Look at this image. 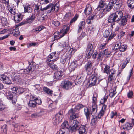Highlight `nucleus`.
Here are the masks:
<instances>
[{"mask_svg": "<svg viewBox=\"0 0 134 134\" xmlns=\"http://www.w3.org/2000/svg\"><path fill=\"white\" fill-rule=\"evenodd\" d=\"M94 49L95 48L94 47L93 42H90L87 46L86 51L93 53Z\"/></svg>", "mask_w": 134, "mask_h": 134, "instance_id": "ddd939ff", "label": "nucleus"}, {"mask_svg": "<svg viewBox=\"0 0 134 134\" xmlns=\"http://www.w3.org/2000/svg\"><path fill=\"white\" fill-rule=\"evenodd\" d=\"M116 34L115 32H113L111 33L110 35L109 38H108V41L110 40L113 39L115 36H116Z\"/></svg>", "mask_w": 134, "mask_h": 134, "instance_id": "052dcab7", "label": "nucleus"}, {"mask_svg": "<svg viewBox=\"0 0 134 134\" xmlns=\"http://www.w3.org/2000/svg\"><path fill=\"white\" fill-rule=\"evenodd\" d=\"M85 80V78L83 76H80V78L79 79L78 82L81 83L82 82L83 83Z\"/></svg>", "mask_w": 134, "mask_h": 134, "instance_id": "e2e57ef3", "label": "nucleus"}, {"mask_svg": "<svg viewBox=\"0 0 134 134\" xmlns=\"http://www.w3.org/2000/svg\"><path fill=\"white\" fill-rule=\"evenodd\" d=\"M52 0H41L40 1L41 4H47L50 2Z\"/></svg>", "mask_w": 134, "mask_h": 134, "instance_id": "864d4df0", "label": "nucleus"}, {"mask_svg": "<svg viewBox=\"0 0 134 134\" xmlns=\"http://www.w3.org/2000/svg\"><path fill=\"white\" fill-rule=\"evenodd\" d=\"M7 126L6 125H4L0 127V130L2 132L6 134L7 132Z\"/></svg>", "mask_w": 134, "mask_h": 134, "instance_id": "e433bc0d", "label": "nucleus"}, {"mask_svg": "<svg viewBox=\"0 0 134 134\" xmlns=\"http://www.w3.org/2000/svg\"><path fill=\"white\" fill-rule=\"evenodd\" d=\"M73 83L70 81L68 80L62 81L60 86L63 88L68 90L71 88Z\"/></svg>", "mask_w": 134, "mask_h": 134, "instance_id": "39448f33", "label": "nucleus"}, {"mask_svg": "<svg viewBox=\"0 0 134 134\" xmlns=\"http://www.w3.org/2000/svg\"><path fill=\"white\" fill-rule=\"evenodd\" d=\"M75 111L73 108L71 109L68 111V115L70 116H73L75 113Z\"/></svg>", "mask_w": 134, "mask_h": 134, "instance_id": "09e8293b", "label": "nucleus"}, {"mask_svg": "<svg viewBox=\"0 0 134 134\" xmlns=\"http://www.w3.org/2000/svg\"><path fill=\"white\" fill-rule=\"evenodd\" d=\"M28 105L29 107L31 108H34L36 105L35 101L33 100H30L28 103Z\"/></svg>", "mask_w": 134, "mask_h": 134, "instance_id": "473e14b6", "label": "nucleus"}, {"mask_svg": "<svg viewBox=\"0 0 134 134\" xmlns=\"http://www.w3.org/2000/svg\"><path fill=\"white\" fill-rule=\"evenodd\" d=\"M43 90L45 93L47 94L48 95L51 96H52L53 92V91L46 87H43Z\"/></svg>", "mask_w": 134, "mask_h": 134, "instance_id": "4be33fe9", "label": "nucleus"}, {"mask_svg": "<svg viewBox=\"0 0 134 134\" xmlns=\"http://www.w3.org/2000/svg\"><path fill=\"white\" fill-rule=\"evenodd\" d=\"M123 129L130 130L133 127L132 124L128 122L126 123L121 126Z\"/></svg>", "mask_w": 134, "mask_h": 134, "instance_id": "dca6fc26", "label": "nucleus"}, {"mask_svg": "<svg viewBox=\"0 0 134 134\" xmlns=\"http://www.w3.org/2000/svg\"><path fill=\"white\" fill-rule=\"evenodd\" d=\"M5 108V105L3 104L2 102L0 99V111L4 110Z\"/></svg>", "mask_w": 134, "mask_h": 134, "instance_id": "5fc2aeb1", "label": "nucleus"}, {"mask_svg": "<svg viewBox=\"0 0 134 134\" xmlns=\"http://www.w3.org/2000/svg\"><path fill=\"white\" fill-rule=\"evenodd\" d=\"M71 16V12H68L64 16V18L65 19H68Z\"/></svg>", "mask_w": 134, "mask_h": 134, "instance_id": "680f3d73", "label": "nucleus"}, {"mask_svg": "<svg viewBox=\"0 0 134 134\" xmlns=\"http://www.w3.org/2000/svg\"><path fill=\"white\" fill-rule=\"evenodd\" d=\"M49 66L53 70H57L58 68L57 66L54 64H50Z\"/></svg>", "mask_w": 134, "mask_h": 134, "instance_id": "13d9d810", "label": "nucleus"}, {"mask_svg": "<svg viewBox=\"0 0 134 134\" xmlns=\"http://www.w3.org/2000/svg\"><path fill=\"white\" fill-rule=\"evenodd\" d=\"M54 74L53 78L55 80H60L63 76V74L61 71H56L54 73Z\"/></svg>", "mask_w": 134, "mask_h": 134, "instance_id": "9b49d317", "label": "nucleus"}, {"mask_svg": "<svg viewBox=\"0 0 134 134\" xmlns=\"http://www.w3.org/2000/svg\"><path fill=\"white\" fill-rule=\"evenodd\" d=\"M110 72V67L107 65H105L104 68V72L108 74Z\"/></svg>", "mask_w": 134, "mask_h": 134, "instance_id": "58836bf2", "label": "nucleus"}, {"mask_svg": "<svg viewBox=\"0 0 134 134\" xmlns=\"http://www.w3.org/2000/svg\"><path fill=\"white\" fill-rule=\"evenodd\" d=\"M127 47V46L126 45L121 44L119 49L121 52H124L126 50Z\"/></svg>", "mask_w": 134, "mask_h": 134, "instance_id": "79ce46f5", "label": "nucleus"}, {"mask_svg": "<svg viewBox=\"0 0 134 134\" xmlns=\"http://www.w3.org/2000/svg\"><path fill=\"white\" fill-rule=\"evenodd\" d=\"M0 20L2 24L3 25H6L7 23V20L6 18L2 16L0 17Z\"/></svg>", "mask_w": 134, "mask_h": 134, "instance_id": "4c0bfd02", "label": "nucleus"}, {"mask_svg": "<svg viewBox=\"0 0 134 134\" xmlns=\"http://www.w3.org/2000/svg\"><path fill=\"white\" fill-rule=\"evenodd\" d=\"M57 117H58V118H59L62 119V116L63 115V113L62 111H60L58 113H57L56 115Z\"/></svg>", "mask_w": 134, "mask_h": 134, "instance_id": "0e129e2a", "label": "nucleus"}, {"mask_svg": "<svg viewBox=\"0 0 134 134\" xmlns=\"http://www.w3.org/2000/svg\"><path fill=\"white\" fill-rule=\"evenodd\" d=\"M122 44L121 42L120 41H117L115 43L114 47L112 46V49L114 50H116L119 49L121 45Z\"/></svg>", "mask_w": 134, "mask_h": 134, "instance_id": "393cba45", "label": "nucleus"}, {"mask_svg": "<svg viewBox=\"0 0 134 134\" xmlns=\"http://www.w3.org/2000/svg\"><path fill=\"white\" fill-rule=\"evenodd\" d=\"M12 33L13 36L15 37L19 36L20 35V32L18 29L16 28L13 29Z\"/></svg>", "mask_w": 134, "mask_h": 134, "instance_id": "f704fd0d", "label": "nucleus"}, {"mask_svg": "<svg viewBox=\"0 0 134 134\" xmlns=\"http://www.w3.org/2000/svg\"><path fill=\"white\" fill-rule=\"evenodd\" d=\"M93 62L90 60H88L84 66V69L88 74H90L93 71Z\"/></svg>", "mask_w": 134, "mask_h": 134, "instance_id": "20e7f679", "label": "nucleus"}, {"mask_svg": "<svg viewBox=\"0 0 134 134\" xmlns=\"http://www.w3.org/2000/svg\"><path fill=\"white\" fill-rule=\"evenodd\" d=\"M114 76H111V75H109L108 79V83H111L113 81Z\"/></svg>", "mask_w": 134, "mask_h": 134, "instance_id": "603ef678", "label": "nucleus"}, {"mask_svg": "<svg viewBox=\"0 0 134 134\" xmlns=\"http://www.w3.org/2000/svg\"><path fill=\"white\" fill-rule=\"evenodd\" d=\"M11 89L12 91L14 92V93H15L16 92L19 94L22 93L24 91L23 88H18L15 87H13L11 88Z\"/></svg>", "mask_w": 134, "mask_h": 134, "instance_id": "2eb2a0df", "label": "nucleus"}, {"mask_svg": "<svg viewBox=\"0 0 134 134\" xmlns=\"http://www.w3.org/2000/svg\"><path fill=\"white\" fill-rule=\"evenodd\" d=\"M108 98V96H105L103 98H102L100 100V104L103 105H105L104 103L107 101Z\"/></svg>", "mask_w": 134, "mask_h": 134, "instance_id": "ea45409f", "label": "nucleus"}, {"mask_svg": "<svg viewBox=\"0 0 134 134\" xmlns=\"http://www.w3.org/2000/svg\"><path fill=\"white\" fill-rule=\"evenodd\" d=\"M36 17V16L35 14L32 13L31 15L30 16L29 18L26 19L25 21L21 22L20 24H19V26H20L25 24L31 23L35 20Z\"/></svg>", "mask_w": 134, "mask_h": 134, "instance_id": "423d86ee", "label": "nucleus"}, {"mask_svg": "<svg viewBox=\"0 0 134 134\" xmlns=\"http://www.w3.org/2000/svg\"><path fill=\"white\" fill-rule=\"evenodd\" d=\"M106 5V3H103L99 2V5L97 8L96 9L98 11H100L101 9V8L104 7Z\"/></svg>", "mask_w": 134, "mask_h": 134, "instance_id": "72a5a7b5", "label": "nucleus"}, {"mask_svg": "<svg viewBox=\"0 0 134 134\" xmlns=\"http://www.w3.org/2000/svg\"><path fill=\"white\" fill-rule=\"evenodd\" d=\"M92 109L91 111V114L93 116L92 114H94V113L95 111L96 112H97V109L96 105V104L95 105H94V104H92Z\"/></svg>", "mask_w": 134, "mask_h": 134, "instance_id": "a19ab883", "label": "nucleus"}, {"mask_svg": "<svg viewBox=\"0 0 134 134\" xmlns=\"http://www.w3.org/2000/svg\"><path fill=\"white\" fill-rule=\"evenodd\" d=\"M84 106L81 104H79L76 106L75 108L76 110L79 111L80 109L83 108Z\"/></svg>", "mask_w": 134, "mask_h": 134, "instance_id": "8fccbe9b", "label": "nucleus"}, {"mask_svg": "<svg viewBox=\"0 0 134 134\" xmlns=\"http://www.w3.org/2000/svg\"><path fill=\"white\" fill-rule=\"evenodd\" d=\"M117 19L115 13H113L110 14L108 18V22L112 23L118 21Z\"/></svg>", "mask_w": 134, "mask_h": 134, "instance_id": "f8f14e48", "label": "nucleus"}, {"mask_svg": "<svg viewBox=\"0 0 134 134\" xmlns=\"http://www.w3.org/2000/svg\"><path fill=\"white\" fill-rule=\"evenodd\" d=\"M107 107V105H104L102 106V108L99 112L97 116H96L97 118L98 119L102 118L103 116L106 111V109Z\"/></svg>", "mask_w": 134, "mask_h": 134, "instance_id": "1a4fd4ad", "label": "nucleus"}, {"mask_svg": "<svg viewBox=\"0 0 134 134\" xmlns=\"http://www.w3.org/2000/svg\"><path fill=\"white\" fill-rule=\"evenodd\" d=\"M86 126L85 125H81L79 127L78 130L79 134H87V132L86 130Z\"/></svg>", "mask_w": 134, "mask_h": 134, "instance_id": "f3484780", "label": "nucleus"}, {"mask_svg": "<svg viewBox=\"0 0 134 134\" xmlns=\"http://www.w3.org/2000/svg\"><path fill=\"white\" fill-rule=\"evenodd\" d=\"M102 80V79L99 80L95 75H92L89 79V81L90 83L89 86H92L95 85L96 84L97 85L99 83L100 81Z\"/></svg>", "mask_w": 134, "mask_h": 134, "instance_id": "7ed1b4c3", "label": "nucleus"}, {"mask_svg": "<svg viewBox=\"0 0 134 134\" xmlns=\"http://www.w3.org/2000/svg\"><path fill=\"white\" fill-rule=\"evenodd\" d=\"M61 120L62 119L58 118V117H57L56 115H55V117L53 118L52 121L54 125H56L57 123H59V121Z\"/></svg>", "mask_w": 134, "mask_h": 134, "instance_id": "7c9ffc66", "label": "nucleus"}, {"mask_svg": "<svg viewBox=\"0 0 134 134\" xmlns=\"http://www.w3.org/2000/svg\"><path fill=\"white\" fill-rule=\"evenodd\" d=\"M59 53H58L57 54L56 53V52H55L54 53H52L51 54L53 57H55L56 58V59L57 58L59 57Z\"/></svg>", "mask_w": 134, "mask_h": 134, "instance_id": "69168bd1", "label": "nucleus"}, {"mask_svg": "<svg viewBox=\"0 0 134 134\" xmlns=\"http://www.w3.org/2000/svg\"><path fill=\"white\" fill-rule=\"evenodd\" d=\"M102 53L105 56L106 55H110L111 53V52L107 48L103 51Z\"/></svg>", "mask_w": 134, "mask_h": 134, "instance_id": "3c124183", "label": "nucleus"}, {"mask_svg": "<svg viewBox=\"0 0 134 134\" xmlns=\"http://www.w3.org/2000/svg\"><path fill=\"white\" fill-rule=\"evenodd\" d=\"M97 59L99 60L103 58V56H104L102 52H100L98 54Z\"/></svg>", "mask_w": 134, "mask_h": 134, "instance_id": "bf43d9fd", "label": "nucleus"}, {"mask_svg": "<svg viewBox=\"0 0 134 134\" xmlns=\"http://www.w3.org/2000/svg\"><path fill=\"white\" fill-rule=\"evenodd\" d=\"M78 66L77 62L76 60L74 61L71 62L69 67V70L70 72H71L72 71H74L76 68Z\"/></svg>", "mask_w": 134, "mask_h": 134, "instance_id": "0eeeda50", "label": "nucleus"}, {"mask_svg": "<svg viewBox=\"0 0 134 134\" xmlns=\"http://www.w3.org/2000/svg\"><path fill=\"white\" fill-rule=\"evenodd\" d=\"M52 24H54L55 26L57 27L59 26L60 24V22L57 21H52Z\"/></svg>", "mask_w": 134, "mask_h": 134, "instance_id": "774afa93", "label": "nucleus"}, {"mask_svg": "<svg viewBox=\"0 0 134 134\" xmlns=\"http://www.w3.org/2000/svg\"><path fill=\"white\" fill-rule=\"evenodd\" d=\"M92 7L89 5H87L84 10V13L86 15L90 14L92 12Z\"/></svg>", "mask_w": 134, "mask_h": 134, "instance_id": "5701e85b", "label": "nucleus"}, {"mask_svg": "<svg viewBox=\"0 0 134 134\" xmlns=\"http://www.w3.org/2000/svg\"><path fill=\"white\" fill-rule=\"evenodd\" d=\"M3 82L7 84L10 85L12 83L11 80L7 76L3 81Z\"/></svg>", "mask_w": 134, "mask_h": 134, "instance_id": "49530a36", "label": "nucleus"}, {"mask_svg": "<svg viewBox=\"0 0 134 134\" xmlns=\"http://www.w3.org/2000/svg\"><path fill=\"white\" fill-rule=\"evenodd\" d=\"M16 17L17 18V22H19L22 20L23 15L20 13H17L16 14Z\"/></svg>", "mask_w": 134, "mask_h": 134, "instance_id": "a18cd8bd", "label": "nucleus"}, {"mask_svg": "<svg viewBox=\"0 0 134 134\" xmlns=\"http://www.w3.org/2000/svg\"><path fill=\"white\" fill-rule=\"evenodd\" d=\"M78 17L79 15L77 14H75L74 16L70 21V24H71L72 23L75 22L76 21L78 18Z\"/></svg>", "mask_w": 134, "mask_h": 134, "instance_id": "c03bdc74", "label": "nucleus"}, {"mask_svg": "<svg viewBox=\"0 0 134 134\" xmlns=\"http://www.w3.org/2000/svg\"><path fill=\"white\" fill-rule=\"evenodd\" d=\"M117 18V20L120 21L123 16V13L121 11H116L114 13Z\"/></svg>", "mask_w": 134, "mask_h": 134, "instance_id": "aec40b11", "label": "nucleus"}, {"mask_svg": "<svg viewBox=\"0 0 134 134\" xmlns=\"http://www.w3.org/2000/svg\"><path fill=\"white\" fill-rule=\"evenodd\" d=\"M6 4L7 5V8L9 11L13 15L16 14L15 9L13 6H10L9 2Z\"/></svg>", "mask_w": 134, "mask_h": 134, "instance_id": "6ab92c4d", "label": "nucleus"}, {"mask_svg": "<svg viewBox=\"0 0 134 134\" xmlns=\"http://www.w3.org/2000/svg\"><path fill=\"white\" fill-rule=\"evenodd\" d=\"M32 11V9L30 5L25 6L24 7V12L31 13Z\"/></svg>", "mask_w": 134, "mask_h": 134, "instance_id": "2f4dec72", "label": "nucleus"}, {"mask_svg": "<svg viewBox=\"0 0 134 134\" xmlns=\"http://www.w3.org/2000/svg\"><path fill=\"white\" fill-rule=\"evenodd\" d=\"M97 97L98 94L96 92H94L92 97V104H94L95 105L96 104Z\"/></svg>", "mask_w": 134, "mask_h": 134, "instance_id": "c756f323", "label": "nucleus"}, {"mask_svg": "<svg viewBox=\"0 0 134 134\" xmlns=\"http://www.w3.org/2000/svg\"><path fill=\"white\" fill-rule=\"evenodd\" d=\"M71 58V54L67 55V56H65L64 57H62L60 59V62L61 63L63 64H65L66 60H69V61L68 63L69 64L70 62V60Z\"/></svg>", "mask_w": 134, "mask_h": 134, "instance_id": "4468645a", "label": "nucleus"}, {"mask_svg": "<svg viewBox=\"0 0 134 134\" xmlns=\"http://www.w3.org/2000/svg\"><path fill=\"white\" fill-rule=\"evenodd\" d=\"M98 119L96 116H93L91 119L90 124L91 125H96L98 120Z\"/></svg>", "mask_w": 134, "mask_h": 134, "instance_id": "c85d7f7f", "label": "nucleus"}, {"mask_svg": "<svg viewBox=\"0 0 134 134\" xmlns=\"http://www.w3.org/2000/svg\"><path fill=\"white\" fill-rule=\"evenodd\" d=\"M106 43H102L100 44L98 47V49L99 50H102L106 48Z\"/></svg>", "mask_w": 134, "mask_h": 134, "instance_id": "37998d69", "label": "nucleus"}, {"mask_svg": "<svg viewBox=\"0 0 134 134\" xmlns=\"http://www.w3.org/2000/svg\"><path fill=\"white\" fill-rule=\"evenodd\" d=\"M128 17V15H125L123 17V18L121 20L120 22L119 23L120 25L124 26L126 25Z\"/></svg>", "mask_w": 134, "mask_h": 134, "instance_id": "a211bd4d", "label": "nucleus"}, {"mask_svg": "<svg viewBox=\"0 0 134 134\" xmlns=\"http://www.w3.org/2000/svg\"><path fill=\"white\" fill-rule=\"evenodd\" d=\"M126 3L129 8L131 9L134 8V0H127Z\"/></svg>", "mask_w": 134, "mask_h": 134, "instance_id": "412c9836", "label": "nucleus"}, {"mask_svg": "<svg viewBox=\"0 0 134 134\" xmlns=\"http://www.w3.org/2000/svg\"><path fill=\"white\" fill-rule=\"evenodd\" d=\"M79 129V127L73 125L70 126L68 129L69 131L71 133L75 132Z\"/></svg>", "mask_w": 134, "mask_h": 134, "instance_id": "b1692460", "label": "nucleus"}, {"mask_svg": "<svg viewBox=\"0 0 134 134\" xmlns=\"http://www.w3.org/2000/svg\"><path fill=\"white\" fill-rule=\"evenodd\" d=\"M105 7V8L103 9L101 12H100L99 14V16H100L101 17H103L108 12L110 11L112 9L108 5L106 4Z\"/></svg>", "mask_w": 134, "mask_h": 134, "instance_id": "6e6552de", "label": "nucleus"}, {"mask_svg": "<svg viewBox=\"0 0 134 134\" xmlns=\"http://www.w3.org/2000/svg\"><path fill=\"white\" fill-rule=\"evenodd\" d=\"M69 120L70 123L71 124L73 125H72L75 126H77V127H79V122L77 120L69 119Z\"/></svg>", "mask_w": 134, "mask_h": 134, "instance_id": "bb28decb", "label": "nucleus"}, {"mask_svg": "<svg viewBox=\"0 0 134 134\" xmlns=\"http://www.w3.org/2000/svg\"><path fill=\"white\" fill-rule=\"evenodd\" d=\"M68 126V122L66 121H65L61 125V129H63L65 130H68V128H66L67 126Z\"/></svg>", "mask_w": 134, "mask_h": 134, "instance_id": "cd10ccee", "label": "nucleus"}, {"mask_svg": "<svg viewBox=\"0 0 134 134\" xmlns=\"http://www.w3.org/2000/svg\"><path fill=\"white\" fill-rule=\"evenodd\" d=\"M79 117V114L78 113H75V112L73 116H70L69 118V119H74L76 118Z\"/></svg>", "mask_w": 134, "mask_h": 134, "instance_id": "4d7b16f0", "label": "nucleus"}, {"mask_svg": "<svg viewBox=\"0 0 134 134\" xmlns=\"http://www.w3.org/2000/svg\"><path fill=\"white\" fill-rule=\"evenodd\" d=\"M5 94L8 99L12 100L13 104H14L16 103L17 100V96L16 94L8 91L6 92Z\"/></svg>", "mask_w": 134, "mask_h": 134, "instance_id": "f03ea898", "label": "nucleus"}, {"mask_svg": "<svg viewBox=\"0 0 134 134\" xmlns=\"http://www.w3.org/2000/svg\"><path fill=\"white\" fill-rule=\"evenodd\" d=\"M69 48H70V49L69 50V52L70 53V54L68 53V54H71V57L72 54H73L77 50L75 48H70V47H69Z\"/></svg>", "mask_w": 134, "mask_h": 134, "instance_id": "de8ad7c7", "label": "nucleus"}, {"mask_svg": "<svg viewBox=\"0 0 134 134\" xmlns=\"http://www.w3.org/2000/svg\"><path fill=\"white\" fill-rule=\"evenodd\" d=\"M35 66L33 65V64H30L28 68L26 69H25L23 72V73L24 74H27L30 72L31 71L32 72L34 71L35 69Z\"/></svg>", "mask_w": 134, "mask_h": 134, "instance_id": "9d476101", "label": "nucleus"}, {"mask_svg": "<svg viewBox=\"0 0 134 134\" xmlns=\"http://www.w3.org/2000/svg\"><path fill=\"white\" fill-rule=\"evenodd\" d=\"M85 24V21H83L80 22L78 25L79 27L78 28L77 32H80L82 29L83 27H84Z\"/></svg>", "mask_w": 134, "mask_h": 134, "instance_id": "a878e982", "label": "nucleus"}, {"mask_svg": "<svg viewBox=\"0 0 134 134\" xmlns=\"http://www.w3.org/2000/svg\"><path fill=\"white\" fill-rule=\"evenodd\" d=\"M39 7V6L36 5L35 10L37 11L38 12H40V10L41 11H43L44 10L50 9V10H48L47 11V13H52L53 12H57L59 9V5L57 3L55 4L50 3L45 7L43 8H42V7L41 6L40 10H39L40 8Z\"/></svg>", "mask_w": 134, "mask_h": 134, "instance_id": "f257e3e1", "label": "nucleus"}, {"mask_svg": "<svg viewBox=\"0 0 134 134\" xmlns=\"http://www.w3.org/2000/svg\"><path fill=\"white\" fill-rule=\"evenodd\" d=\"M34 101L36 104L40 105L42 103V101L41 100L38 99L37 98L35 99Z\"/></svg>", "mask_w": 134, "mask_h": 134, "instance_id": "338daca9", "label": "nucleus"}, {"mask_svg": "<svg viewBox=\"0 0 134 134\" xmlns=\"http://www.w3.org/2000/svg\"><path fill=\"white\" fill-rule=\"evenodd\" d=\"M44 28V26L42 25L38 26L36 27V30H37V32L38 31V32L43 30Z\"/></svg>", "mask_w": 134, "mask_h": 134, "instance_id": "6e6d98bb", "label": "nucleus"}, {"mask_svg": "<svg viewBox=\"0 0 134 134\" xmlns=\"http://www.w3.org/2000/svg\"><path fill=\"white\" fill-rule=\"evenodd\" d=\"M84 112L87 119H90V114L89 109L88 108H87L86 109H85Z\"/></svg>", "mask_w": 134, "mask_h": 134, "instance_id": "c9c22d12", "label": "nucleus"}]
</instances>
